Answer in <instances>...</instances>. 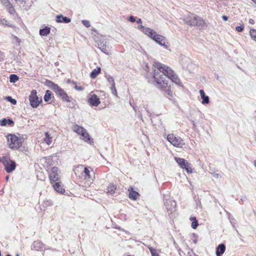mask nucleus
<instances>
[{
    "label": "nucleus",
    "mask_w": 256,
    "mask_h": 256,
    "mask_svg": "<svg viewBox=\"0 0 256 256\" xmlns=\"http://www.w3.org/2000/svg\"><path fill=\"white\" fill-rule=\"evenodd\" d=\"M154 68H156L160 73L162 74V76H166L170 83H174L178 86H182V83L178 76L168 66L163 64L160 62H155L154 64Z\"/></svg>",
    "instance_id": "nucleus-1"
},
{
    "label": "nucleus",
    "mask_w": 256,
    "mask_h": 256,
    "mask_svg": "<svg viewBox=\"0 0 256 256\" xmlns=\"http://www.w3.org/2000/svg\"><path fill=\"white\" fill-rule=\"evenodd\" d=\"M44 84L52 90L57 96L60 98L62 101L66 102L70 100V98L71 96H69L64 90L60 88L58 84H55L50 80L46 79Z\"/></svg>",
    "instance_id": "nucleus-2"
},
{
    "label": "nucleus",
    "mask_w": 256,
    "mask_h": 256,
    "mask_svg": "<svg viewBox=\"0 0 256 256\" xmlns=\"http://www.w3.org/2000/svg\"><path fill=\"white\" fill-rule=\"evenodd\" d=\"M183 20L186 24L191 26H198L200 29L204 28L206 24L202 18L194 14H190Z\"/></svg>",
    "instance_id": "nucleus-3"
},
{
    "label": "nucleus",
    "mask_w": 256,
    "mask_h": 256,
    "mask_svg": "<svg viewBox=\"0 0 256 256\" xmlns=\"http://www.w3.org/2000/svg\"><path fill=\"white\" fill-rule=\"evenodd\" d=\"M7 145L8 148L14 150H17L22 146L23 138L17 136L15 134H8L6 136Z\"/></svg>",
    "instance_id": "nucleus-4"
},
{
    "label": "nucleus",
    "mask_w": 256,
    "mask_h": 256,
    "mask_svg": "<svg viewBox=\"0 0 256 256\" xmlns=\"http://www.w3.org/2000/svg\"><path fill=\"white\" fill-rule=\"evenodd\" d=\"M37 91L36 90H32L28 96V100L31 107L33 108H38L42 104V97H38L37 95Z\"/></svg>",
    "instance_id": "nucleus-5"
},
{
    "label": "nucleus",
    "mask_w": 256,
    "mask_h": 256,
    "mask_svg": "<svg viewBox=\"0 0 256 256\" xmlns=\"http://www.w3.org/2000/svg\"><path fill=\"white\" fill-rule=\"evenodd\" d=\"M153 78L155 82L158 85L161 86L162 88H166L168 86V80L166 76H162V74H160L158 71H156L154 69L153 70Z\"/></svg>",
    "instance_id": "nucleus-6"
},
{
    "label": "nucleus",
    "mask_w": 256,
    "mask_h": 256,
    "mask_svg": "<svg viewBox=\"0 0 256 256\" xmlns=\"http://www.w3.org/2000/svg\"><path fill=\"white\" fill-rule=\"evenodd\" d=\"M174 160L177 163L180 168L184 170L188 174H192L193 172L194 168H192L190 164H189L186 160L175 156L174 158Z\"/></svg>",
    "instance_id": "nucleus-7"
},
{
    "label": "nucleus",
    "mask_w": 256,
    "mask_h": 256,
    "mask_svg": "<svg viewBox=\"0 0 256 256\" xmlns=\"http://www.w3.org/2000/svg\"><path fill=\"white\" fill-rule=\"evenodd\" d=\"M167 140L174 146L182 148L185 145L184 140L180 137L176 136L174 134H170L167 136Z\"/></svg>",
    "instance_id": "nucleus-8"
},
{
    "label": "nucleus",
    "mask_w": 256,
    "mask_h": 256,
    "mask_svg": "<svg viewBox=\"0 0 256 256\" xmlns=\"http://www.w3.org/2000/svg\"><path fill=\"white\" fill-rule=\"evenodd\" d=\"M50 170L51 172L49 173L48 175L50 183L53 184L55 182L59 181V168L56 166H52Z\"/></svg>",
    "instance_id": "nucleus-9"
},
{
    "label": "nucleus",
    "mask_w": 256,
    "mask_h": 256,
    "mask_svg": "<svg viewBox=\"0 0 256 256\" xmlns=\"http://www.w3.org/2000/svg\"><path fill=\"white\" fill-rule=\"evenodd\" d=\"M151 39L156 42L157 44L161 46H164L165 48L168 49V46L166 44V38L162 36L156 34H154Z\"/></svg>",
    "instance_id": "nucleus-10"
},
{
    "label": "nucleus",
    "mask_w": 256,
    "mask_h": 256,
    "mask_svg": "<svg viewBox=\"0 0 256 256\" xmlns=\"http://www.w3.org/2000/svg\"><path fill=\"white\" fill-rule=\"evenodd\" d=\"M88 102L92 107L98 106L100 103V99L96 94H90L88 98Z\"/></svg>",
    "instance_id": "nucleus-11"
},
{
    "label": "nucleus",
    "mask_w": 256,
    "mask_h": 256,
    "mask_svg": "<svg viewBox=\"0 0 256 256\" xmlns=\"http://www.w3.org/2000/svg\"><path fill=\"white\" fill-rule=\"evenodd\" d=\"M16 162L9 158L4 166L5 170L8 173H10L16 169Z\"/></svg>",
    "instance_id": "nucleus-12"
},
{
    "label": "nucleus",
    "mask_w": 256,
    "mask_h": 256,
    "mask_svg": "<svg viewBox=\"0 0 256 256\" xmlns=\"http://www.w3.org/2000/svg\"><path fill=\"white\" fill-rule=\"evenodd\" d=\"M138 29L150 38L153 34H156L154 30L148 27H145L142 24L138 26Z\"/></svg>",
    "instance_id": "nucleus-13"
},
{
    "label": "nucleus",
    "mask_w": 256,
    "mask_h": 256,
    "mask_svg": "<svg viewBox=\"0 0 256 256\" xmlns=\"http://www.w3.org/2000/svg\"><path fill=\"white\" fill-rule=\"evenodd\" d=\"M31 249L35 250H45L46 248L44 247V244L40 240L34 241L32 244Z\"/></svg>",
    "instance_id": "nucleus-14"
},
{
    "label": "nucleus",
    "mask_w": 256,
    "mask_h": 256,
    "mask_svg": "<svg viewBox=\"0 0 256 256\" xmlns=\"http://www.w3.org/2000/svg\"><path fill=\"white\" fill-rule=\"evenodd\" d=\"M81 139H82L86 142L92 144L94 143V140L90 136V134L88 132L87 130L86 129L82 134L80 135Z\"/></svg>",
    "instance_id": "nucleus-15"
},
{
    "label": "nucleus",
    "mask_w": 256,
    "mask_h": 256,
    "mask_svg": "<svg viewBox=\"0 0 256 256\" xmlns=\"http://www.w3.org/2000/svg\"><path fill=\"white\" fill-rule=\"evenodd\" d=\"M128 191L129 192L128 198L130 200H136L139 198L140 196V194L138 192L134 190L132 186L128 189Z\"/></svg>",
    "instance_id": "nucleus-16"
},
{
    "label": "nucleus",
    "mask_w": 256,
    "mask_h": 256,
    "mask_svg": "<svg viewBox=\"0 0 256 256\" xmlns=\"http://www.w3.org/2000/svg\"><path fill=\"white\" fill-rule=\"evenodd\" d=\"M56 21L58 23L68 24L71 22V18L62 14H58L56 16Z\"/></svg>",
    "instance_id": "nucleus-17"
},
{
    "label": "nucleus",
    "mask_w": 256,
    "mask_h": 256,
    "mask_svg": "<svg viewBox=\"0 0 256 256\" xmlns=\"http://www.w3.org/2000/svg\"><path fill=\"white\" fill-rule=\"evenodd\" d=\"M106 42H104V40H100L98 42V48L102 52L106 54H109L110 50L108 49V48L106 45Z\"/></svg>",
    "instance_id": "nucleus-18"
},
{
    "label": "nucleus",
    "mask_w": 256,
    "mask_h": 256,
    "mask_svg": "<svg viewBox=\"0 0 256 256\" xmlns=\"http://www.w3.org/2000/svg\"><path fill=\"white\" fill-rule=\"evenodd\" d=\"M14 122L11 118H2L0 120V125L2 126H13Z\"/></svg>",
    "instance_id": "nucleus-19"
},
{
    "label": "nucleus",
    "mask_w": 256,
    "mask_h": 256,
    "mask_svg": "<svg viewBox=\"0 0 256 256\" xmlns=\"http://www.w3.org/2000/svg\"><path fill=\"white\" fill-rule=\"evenodd\" d=\"M165 206L168 210L172 212L175 210L176 202L174 200H167L164 202Z\"/></svg>",
    "instance_id": "nucleus-20"
},
{
    "label": "nucleus",
    "mask_w": 256,
    "mask_h": 256,
    "mask_svg": "<svg viewBox=\"0 0 256 256\" xmlns=\"http://www.w3.org/2000/svg\"><path fill=\"white\" fill-rule=\"evenodd\" d=\"M61 182L58 181L54 182L52 184V186L54 190L60 194H64L65 192V190L61 186Z\"/></svg>",
    "instance_id": "nucleus-21"
},
{
    "label": "nucleus",
    "mask_w": 256,
    "mask_h": 256,
    "mask_svg": "<svg viewBox=\"0 0 256 256\" xmlns=\"http://www.w3.org/2000/svg\"><path fill=\"white\" fill-rule=\"evenodd\" d=\"M226 246L224 244H220L216 248V256H222L226 250Z\"/></svg>",
    "instance_id": "nucleus-22"
},
{
    "label": "nucleus",
    "mask_w": 256,
    "mask_h": 256,
    "mask_svg": "<svg viewBox=\"0 0 256 256\" xmlns=\"http://www.w3.org/2000/svg\"><path fill=\"white\" fill-rule=\"evenodd\" d=\"M76 170H74V173L76 176L80 177V175L84 174V180H88L90 178V171L89 170V168L88 167H84V170L82 171V172L80 174H78L76 172Z\"/></svg>",
    "instance_id": "nucleus-23"
},
{
    "label": "nucleus",
    "mask_w": 256,
    "mask_h": 256,
    "mask_svg": "<svg viewBox=\"0 0 256 256\" xmlns=\"http://www.w3.org/2000/svg\"><path fill=\"white\" fill-rule=\"evenodd\" d=\"M50 32V28L48 26H44V28L40 29L39 34L42 36H46Z\"/></svg>",
    "instance_id": "nucleus-24"
},
{
    "label": "nucleus",
    "mask_w": 256,
    "mask_h": 256,
    "mask_svg": "<svg viewBox=\"0 0 256 256\" xmlns=\"http://www.w3.org/2000/svg\"><path fill=\"white\" fill-rule=\"evenodd\" d=\"M54 98V96L50 90H46L45 92V94L44 96V100L45 102L48 104H51L52 102H49L50 100L52 98Z\"/></svg>",
    "instance_id": "nucleus-25"
},
{
    "label": "nucleus",
    "mask_w": 256,
    "mask_h": 256,
    "mask_svg": "<svg viewBox=\"0 0 256 256\" xmlns=\"http://www.w3.org/2000/svg\"><path fill=\"white\" fill-rule=\"evenodd\" d=\"M73 130L77 133L78 135H81L82 133L86 130V128H84L82 126H78L77 124H75L72 126Z\"/></svg>",
    "instance_id": "nucleus-26"
},
{
    "label": "nucleus",
    "mask_w": 256,
    "mask_h": 256,
    "mask_svg": "<svg viewBox=\"0 0 256 256\" xmlns=\"http://www.w3.org/2000/svg\"><path fill=\"white\" fill-rule=\"evenodd\" d=\"M101 68L100 66H97L96 68L94 69L90 73V76L91 78L94 79L97 77L100 72Z\"/></svg>",
    "instance_id": "nucleus-27"
},
{
    "label": "nucleus",
    "mask_w": 256,
    "mask_h": 256,
    "mask_svg": "<svg viewBox=\"0 0 256 256\" xmlns=\"http://www.w3.org/2000/svg\"><path fill=\"white\" fill-rule=\"evenodd\" d=\"M116 188V186L114 184H110L108 185L106 188L108 193L110 194H114Z\"/></svg>",
    "instance_id": "nucleus-28"
},
{
    "label": "nucleus",
    "mask_w": 256,
    "mask_h": 256,
    "mask_svg": "<svg viewBox=\"0 0 256 256\" xmlns=\"http://www.w3.org/2000/svg\"><path fill=\"white\" fill-rule=\"evenodd\" d=\"M66 102H70L68 105L67 106V107L70 108H76L75 106L77 105V102L72 97L70 98L69 101H66Z\"/></svg>",
    "instance_id": "nucleus-29"
},
{
    "label": "nucleus",
    "mask_w": 256,
    "mask_h": 256,
    "mask_svg": "<svg viewBox=\"0 0 256 256\" xmlns=\"http://www.w3.org/2000/svg\"><path fill=\"white\" fill-rule=\"evenodd\" d=\"M19 79V77L16 74H10L9 76V81L10 83H15Z\"/></svg>",
    "instance_id": "nucleus-30"
},
{
    "label": "nucleus",
    "mask_w": 256,
    "mask_h": 256,
    "mask_svg": "<svg viewBox=\"0 0 256 256\" xmlns=\"http://www.w3.org/2000/svg\"><path fill=\"white\" fill-rule=\"evenodd\" d=\"M44 135V141L48 145H50L52 142V138L50 136L48 132H46Z\"/></svg>",
    "instance_id": "nucleus-31"
},
{
    "label": "nucleus",
    "mask_w": 256,
    "mask_h": 256,
    "mask_svg": "<svg viewBox=\"0 0 256 256\" xmlns=\"http://www.w3.org/2000/svg\"><path fill=\"white\" fill-rule=\"evenodd\" d=\"M5 6L6 8V9L10 14H13L16 13L15 9L11 3L6 5Z\"/></svg>",
    "instance_id": "nucleus-32"
},
{
    "label": "nucleus",
    "mask_w": 256,
    "mask_h": 256,
    "mask_svg": "<svg viewBox=\"0 0 256 256\" xmlns=\"http://www.w3.org/2000/svg\"><path fill=\"white\" fill-rule=\"evenodd\" d=\"M249 32L251 38L256 42V29L254 28H250Z\"/></svg>",
    "instance_id": "nucleus-33"
},
{
    "label": "nucleus",
    "mask_w": 256,
    "mask_h": 256,
    "mask_svg": "<svg viewBox=\"0 0 256 256\" xmlns=\"http://www.w3.org/2000/svg\"><path fill=\"white\" fill-rule=\"evenodd\" d=\"M4 99L14 105H16L17 103L16 100L14 98H13L11 96H6L4 98Z\"/></svg>",
    "instance_id": "nucleus-34"
},
{
    "label": "nucleus",
    "mask_w": 256,
    "mask_h": 256,
    "mask_svg": "<svg viewBox=\"0 0 256 256\" xmlns=\"http://www.w3.org/2000/svg\"><path fill=\"white\" fill-rule=\"evenodd\" d=\"M201 98L202 100V103L203 104H208L210 102V98H209L208 96L206 95L204 96H203Z\"/></svg>",
    "instance_id": "nucleus-35"
},
{
    "label": "nucleus",
    "mask_w": 256,
    "mask_h": 256,
    "mask_svg": "<svg viewBox=\"0 0 256 256\" xmlns=\"http://www.w3.org/2000/svg\"><path fill=\"white\" fill-rule=\"evenodd\" d=\"M110 90H111V92H112V93L116 96H117V90H116V84L115 83H114V84H112V85H111V86H110Z\"/></svg>",
    "instance_id": "nucleus-36"
},
{
    "label": "nucleus",
    "mask_w": 256,
    "mask_h": 256,
    "mask_svg": "<svg viewBox=\"0 0 256 256\" xmlns=\"http://www.w3.org/2000/svg\"><path fill=\"white\" fill-rule=\"evenodd\" d=\"M228 219L230 221V224L234 228L235 226V224H236L237 221L232 216H229Z\"/></svg>",
    "instance_id": "nucleus-37"
},
{
    "label": "nucleus",
    "mask_w": 256,
    "mask_h": 256,
    "mask_svg": "<svg viewBox=\"0 0 256 256\" xmlns=\"http://www.w3.org/2000/svg\"><path fill=\"white\" fill-rule=\"evenodd\" d=\"M0 24L6 26L8 27L12 26V25L10 23L8 22L7 20L5 18L1 19V21H0Z\"/></svg>",
    "instance_id": "nucleus-38"
},
{
    "label": "nucleus",
    "mask_w": 256,
    "mask_h": 256,
    "mask_svg": "<svg viewBox=\"0 0 256 256\" xmlns=\"http://www.w3.org/2000/svg\"><path fill=\"white\" fill-rule=\"evenodd\" d=\"M105 76L107 80L110 83V84H114V78L110 74H106L105 75Z\"/></svg>",
    "instance_id": "nucleus-39"
},
{
    "label": "nucleus",
    "mask_w": 256,
    "mask_h": 256,
    "mask_svg": "<svg viewBox=\"0 0 256 256\" xmlns=\"http://www.w3.org/2000/svg\"><path fill=\"white\" fill-rule=\"evenodd\" d=\"M9 158V157L6 156H0V162L2 163L4 166Z\"/></svg>",
    "instance_id": "nucleus-40"
},
{
    "label": "nucleus",
    "mask_w": 256,
    "mask_h": 256,
    "mask_svg": "<svg viewBox=\"0 0 256 256\" xmlns=\"http://www.w3.org/2000/svg\"><path fill=\"white\" fill-rule=\"evenodd\" d=\"M46 160L47 164L49 166L51 167L53 166L52 164V160L51 158V156H47L45 158Z\"/></svg>",
    "instance_id": "nucleus-41"
},
{
    "label": "nucleus",
    "mask_w": 256,
    "mask_h": 256,
    "mask_svg": "<svg viewBox=\"0 0 256 256\" xmlns=\"http://www.w3.org/2000/svg\"><path fill=\"white\" fill-rule=\"evenodd\" d=\"M244 24L242 23L240 26L236 27V30L238 32H242L244 30Z\"/></svg>",
    "instance_id": "nucleus-42"
},
{
    "label": "nucleus",
    "mask_w": 256,
    "mask_h": 256,
    "mask_svg": "<svg viewBox=\"0 0 256 256\" xmlns=\"http://www.w3.org/2000/svg\"><path fill=\"white\" fill-rule=\"evenodd\" d=\"M43 203H44V205L45 206H50L52 204V202L50 200H46L44 201Z\"/></svg>",
    "instance_id": "nucleus-43"
},
{
    "label": "nucleus",
    "mask_w": 256,
    "mask_h": 256,
    "mask_svg": "<svg viewBox=\"0 0 256 256\" xmlns=\"http://www.w3.org/2000/svg\"><path fill=\"white\" fill-rule=\"evenodd\" d=\"M82 23L84 26H85L87 28H88L90 26V22L88 20H82Z\"/></svg>",
    "instance_id": "nucleus-44"
},
{
    "label": "nucleus",
    "mask_w": 256,
    "mask_h": 256,
    "mask_svg": "<svg viewBox=\"0 0 256 256\" xmlns=\"http://www.w3.org/2000/svg\"><path fill=\"white\" fill-rule=\"evenodd\" d=\"M198 226V220H196L195 221H193L192 222L191 227L193 229H196L197 228V227Z\"/></svg>",
    "instance_id": "nucleus-45"
},
{
    "label": "nucleus",
    "mask_w": 256,
    "mask_h": 256,
    "mask_svg": "<svg viewBox=\"0 0 256 256\" xmlns=\"http://www.w3.org/2000/svg\"><path fill=\"white\" fill-rule=\"evenodd\" d=\"M16 3L20 4H22L23 6H26V0H14Z\"/></svg>",
    "instance_id": "nucleus-46"
},
{
    "label": "nucleus",
    "mask_w": 256,
    "mask_h": 256,
    "mask_svg": "<svg viewBox=\"0 0 256 256\" xmlns=\"http://www.w3.org/2000/svg\"><path fill=\"white\" fill-rule=\"evenodd\" d=\"M170 86H171V85L170 84L168 86V89H167L166 90V92L167 94L168 95L170 96H172V91L170 90Z\"/></svg>",
    "instance_id": "nucleus-47"
},
{
    "label": "nucleus",
    "mask_w": 256,
    "mask_h": 256,
    "mask_svg": "<svg viewBox=\"0 0 256 256\" xmlns=\"http://www.w3.org/2000/svg\"><path fill=\"white\" fill-rule=\"evenodd\" d=\"M128 20L130 22H134L136 21V17L133 16H130L128 17Z\"/></svg>",
    "instance_id": "nucleus-48"
},
{
    "label": "nucleus",
    "mask_w": 256,
    "mask_h": 256,
    "mask_svg": "<svg viewBox=\"0 0 256 256\" xmlns=\"http://www.w3.org/2000/svg\"><path fill=\"white\" fill-rule=\"evenodd\" d=\"M6 58V56L3 52L0 50V62H3Z\"/></svg>",
    "instance_id": "nucleus-49"
},
{
    "label": "nucleus",
    "mask_w": 256,
    "mask_h": 256,
    "mask_svg": "<svg viewBox=\"0 0 256 256\" xmlns=\"http://www.w3.org/2000/svg\"><path fill=\"white\" fill-rule=\"evenodd\" d=\"M192 236L194 238V239L193 240V242L194 243V244H196L197 242H198V240H197V238H196L197 237H198V236L196 235V234L192 233Z\"/></svg>",
    "instance_id": "nucleus-50"
},
{
    "label": "nucleus",
    "mask_w": 256,
    "mask_h": 256,
    "mask_svg": "<svg viewBox=\"0 0 256 256\" xmlns=\"http://www.w3.org/2000/svg\"><path fill=\"white\" fill-rule=\"evenodd\" d=\"M144 108H145V110H146V112L148 113V114L150 116H151L152 114L150 112V111L148 110V105L146 104V105H144Z\"/></svg>",
    "instance_id": "nucleus-51"
},
{
    "label": "nucleus",
    "mask_w": 256,
    "mask_h": 256,
    "mask_svg": "<svg viewBox=\"0 0 256 256\" xmlns=\"http://www.w3.org/2000/svg\"><path fill=\"white\" fill-rule=\"evenodd\" d=\"M74 88L76 89V90H78L79 91H82V90H84V89L82 86H78L77 85L74 86Z\"/></svg>",
    "instance_id": "nucleus-52"
},
{
    "label": "nucleus",
    "mask_w": 256,
    "mask_h": 256,
    "mask_svg": "<svg viewBox=\"0 0 256 256\" xmlns=\"http://www.w3.org/2000/svg\"><path fill=\"white\" fill-rule=\"evenodd\" d=\"M1 0L2 3L3 4H4L5 6L10 3L9 0Z\"/></svg>",
    "instance_id": "nucleus-53"
},
{
    "label": "nucleus",
    "mask_w": 256,
    "mask_h": 256,
    "mask_svg": "<svg viewBox=\"0 0 256 256\" xmlns=\"http://www.w3.org/2000/svg\"><path fill=\"white\" fill-rule=\"evenodd\" d=\"M199 92L201 98L206 96L205 92L203 90H200Z\"/></svg>",
    "instance_id": "nucleus-54"
},
{
    "label": "nucleus",
    "mask_w": 256,
    "mask_h": 256,
    "mask_svg": "<svg viewBox=\"0 0 256 256\" xmlns=\"http://www.w3.org/2000/svg\"><path fill=\"white\" fill-rule=\"evenodd\" d=\"M212 174L213 176L215 178H219L220 174L218 173L214 172L213 173H212Z\"/></svg>",
    "instance_id": "nucleus-55"
},
{
    "label": "nucleus",
    "mask_w": 256,
    "mask_h": 256,
    "mask_svg": "<svg viewBox=\"0 0 256 256\" xmlns=\"http://www.w3.org/2000/svg\"><path fill=\"white\" fill-rule=\"evenodd\" d=\"M148 248L149 250L150 251V254L152 252H154L155 250H156L153 247L150 246H148Z\"/></svg>",
    "instance_id": "nucleus-56"
},
{
    "label": "nucleus",
    "mask_w": 256,
    "mask_h": 256,
    "mask_svg": "<svg viewBox=\"0 0 256 256\" xmlns=\"http://www.w3.org/2000/svg\"><path fill=\"white\" fill-rule=\"evenodd\" d=\"M152 256H160L159 254L155 250L154 252L151 253Z\"/></svg>",
    "instance_id": "nucleus-57"
},
{
    "label": "nucleus",
    "mask_w": 256,
    "mask_h": 256,
    "mask_svg": "<svg viewBox=\"0 0 256 256\" xmlns=\"http://www.w3.org/2000/svg\"><path fill=\"white\" fill-rule=\"evenodd\" d=\"M222 18L224 21H227L228 19V17L226 15L222 16Z\"/></svg>",
    "instance_id": "nucleus-58"
},
{
    "label": "nucleus",
    "mask_w": 256,
    "mask_h": 256,
    "mask_svg": "<svg viewBox=\"0 0 256 256\" xmlns=\"http://www.w3.org/2000/svg\"><path fill=\"white\" fill-rule=\"evenodd\" d=\"M190 121H191V122H192V128H193L194 130V129H195V128H196V123H195L194 121V120H191Z\"/></svg>",
    "instance_id": "nucleus-59"
},
{
    "label": "nucleus",
    "mask_w": 256,
    "mask_h": 256,
    "mask_svg": "<svg viewBox=\"0 0 256 256\" xmlns=\"http://www.w3.org/2000/svg\"><path fill=\"white\" fill-rule=\"evenodd\" d=\"M138 24H139L140 25L142 24V20L140 18H138L137 20L136 21Z\"/></svg>",
    "instance_id": "nucleus-60"
},
{
    "label": "nucleus",
    "mask_w": 256,
    "mask_h": 256,
    "mask_svg": "<svg viewBox=\"0 0 256 256\" xmlns=\"http://www.w3.org/2000/svg\"><path fill=\"white\" fill-rule=\"evenodd\" d=\"M190 220L192 221V222L193 221H195L196 220H197L195 216H190Z\"/></svg>",
    "instance_id": "nucleus-61"
},
{
    "label": "nucleus",
    "mask_w": 256,
    "mask_h": 256,
    "mask_svg": "<svg viewBox=\"0 0 256 256\" xmlns=\"http://www.w3.org/2000/svg\"><path fill=\"white\" fill-rule=\"evenodd\" d=\"M248 22L251 24H254V20L252 18L249 19Z\"/></svg>",
    "instance_id": "nucleus-62"
},
{
    "label": "nucleus",
    "mask_w": 256,
    "mask_h": 256,
    "mask_svg": "<svg viewBox=\"0 0 256 256\" xmlns=\"http://www.w3.org/2000/svg\"><path fill=\"white\" fill-rule=\"evenodd\" d=\"M130 104L132 106L134 110L136 112H138V108H137V107L136 106H133L132 105L131 103L130 102Z\"/></svg>",
    "instance_id": "nucleus-63"
},
{
    "label": "nucleus",
    "mask_w": 256,
    "mask_h": 256,
    "mask_svg": "<svg viewBox=\"0 0 256 256\" xmlns=\"http://www.w3.org/2000/svg\"><path fill=\"white\" fill-rule=\"evenodd\" d=\"M137 112H138L139 116L142 118V114L140 110H138Z\"/></svg>",
    "instance_id": "nucleus-64"
}]
</instances>
